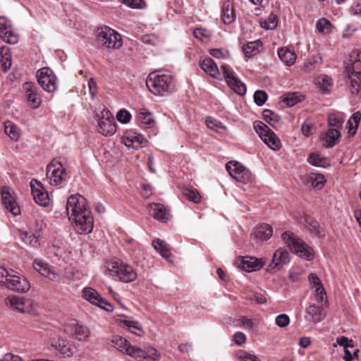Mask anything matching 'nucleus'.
I'll return each mask as SVG.
<instances>
[{"label": "nucleus", "mask_w": 361, "mask_h": 361, "mask_svg": "<svg viewBox=\"0 0 361 361\" xmlns=\"http://www.w3.org/2000/svg\"><path fill=\"white\" fill-rule=\"evenodd\" d=\"M146 85L152 94L164 95L173 91L175 79L169 73L160 75H153L151 73L146 80Z\"/></svg>", "instance_id": "1"}, {"label": "nucleus", "mask_w": 361, "mask_h": 361, "mask_svg": "<svg viewBox=\"0 0 361 361\" xmlns=\"http://www.w3.org/2000/svg\"><path fill=\"white\" fill-rule=\"evenodd\" d=\"M106 269L112 277L117 278L125 283L133 281L137 278V273L133 268L118 259L107 262Z\"/></svg>", "instance_id": "2"}, {"label": "nucleus", "mask_w": 361, "mask_h": 361, "mask_svg": "<svg viewBox=\"0 0 361 361\" xmlns=\"http://www.w3.org/2000/svg\"><path fill=\"white\" fill-rule=\"evenodd\" d=\"M281 238L284 244L290 248L291 252L307 260L313 259L312 249L302 239L295 235L293 233L285 231L282 233Z\"/></svg>", "instance_id": "3"}, {"label": "nucleus", "mask_w": 361, "mask_h": 361, "mask_svg": "<svg viewBox=\"0 0 361 361\" xmlns=\"http://www.w3.org/2000/svg\"><path fill=\"white\" fill-rule=\"evenodd\" d=\"M348 84L352 96H358L361 92V51H358L353 63L346 66Z\"/></svg>", "instance_id": "4"}, {"label": "nucleus", "mask_w": 361, "mask_h": 361, "mask_svg": "<svg viewBox=\"0 0 361 361\" xmlns=\"http://www.w3.org/2000/svg\"><path fill=\"white\" fill-rule=\"evenodd\" d=\"M97 44L104 49H118L122 46V39L118 32L112 28L104 26L98 30Z\"/></svg>", "instance_id": "5"}, {"label": "nucleus", "mask_w": 361, "mask_h": 361, "mask_svg": "<svg viewBox=\"0 0 361 361\" xmlns=\"http://www.w3.org/2000/svg\"><path fill=\"white\" fill-rule=\"evenodd\" d=\"M256 132L262 140L271 149L278 150L281 147V142L276 134L264 123L259 122L255 125Z\"/></svg>", "instance_id": "6"}, {"label": "nucleus", "mask_w": 361, "mask_h": 361, "mask_svg": "<svg viewBox=\"0 0 361 361\" xmlns=\"http://www.w3.org/2000/svg\"><path fill=\"white\" fill-rule=\"evenodd\" d=\"M47 176L51 185H59L68 178L66 169L59 161H52L47 168Z\"/></svg>", "instance_id": "7"}, {"label": "nucleus", "mask_w": 361, "mask_h": 361, "mask_svg": "<svg viewBox=\"0 0 361 361\" xmlns=\"http://www.w3.org/2000/svg\"><path fill=\"white\" fill-rule=\"evenodd\" d=\"M71 220L75 223V229L78 233L87 234L92 232L94 227V219L90 209L76 214V216Z\"/></svg>", "instance_id": "8"}, {"label": "nucleus", "mask_w": 361, "mask_h": 361, "mask_svg": "<svg viewBox=\"0 0 361 361\" xmlns=\"http://www.w3.org/2000/svg\"><path fill=\"white\" fill-rule=\"evenodd\" d=\"M87 201L85 197L79 194L71 195L66 202V212L68 219L71 220L76 216V214L87 210Z\"/></svg>", "instance_id": "9"}, {"label": "nucleus", "mask_w": 361, "mask_h": 361, "mask_svg": "<svg viewBox=\"0 0 361 361\" xmlns=\"http://www.w3.org/2000/svg\"><path fill=\"white\" fill-rule=\"evenodd\" d=\"M226 168L229 175L238 182L247 183L253 179L251 172L238 162H228Z\"/></svg>", "instance_id": "10"}, {"label": "nucleus", "mask_w": 361, "mask_h": 361, "mask_svg": "<svg viewBox=\"0 0 361 361\" xmlns=\"http://www.w3.org/2000/svg\"><path fill=\"white\" fill-rule=\"evenodd\" d=\"M6 287L13 291L25 293L30 288V284L24 276L11 270Z\"/></svg>", "instance_id": "11"}, {"label": "nucleus", "mask_w": 361, "mask_h": 361, "mask_svg": "<svg viewBox=\"0 0 361 361\" xmlns=\"http://www.w3.org/2000/svg\"><path fill=\"white\" fill-rule=\"evenodd\" d=\"M38 83L42 89L48 92H54L56 90V76L49 68H43L37 73Z\"/></svg>", "instance_id": "12"}, {"label": "nucleus", "mask_w": 361, "mask_h": 361, "mask_svg": "<svg viewBox=\"0 0 361 361\" xmlns=\"http://www.w3.org/2000/svg\"><path fill=\"white\" fill-rule=\"evenodd\" d=\"M221 68L223 71V76L228 86L239 95H244L246 93L245 85L234 75V72L226 64L221 65Z\"/></svg>", "instance_id": "13"}, {"label": "nucleus", "mask_w": 361, "mask_h": 361, "mask_svg": "<svg viewBox=\"0 0 361 361\" xmlns=\"http://www.w3.org/2000/svg\"><path fill=\"white\" fill-rule=\"evenodd\" d=\"M0 37L6 43L16 44L18 35L13 31L11 21L4 16L0 17Z\"/></svg>", "instance_id": "14"}, {"label": "nucleus", "mask_w": 361, "mask_h": 361, "mask_svg": "<svg viewBox=\"0 0 361 361\" xmlns=\"http://www.w3.org/2000/svg\"><path fill=\"white\" fill-rule=\"evenodd\" d=\"M30 188L35 202L42 207L48 206L49 195L42 183L36 180H32L30 182Z\"/></svg>", "instance_id": "15"}, {"label": "nucleus", "mask_w": 361, "mask_h": 361, "mask_svg": "<svg viewBox=\"0 0 361 361\" xmlns=\"http://www.w3.org/2000/svg\"><path fill=\"white\" fill-rule=\"evenodd\" d=\"M289 261L288 252L284 249L279 248L274 252L272 262L268 267V270L271 272H276L280 270L283 265L288 264Z\"/></svg>", "instance_id": "16"}, {"label": "nucleus", "mask_w": 361, "mask_h": 361, "mask_svg": "<svg viewBox=\"0 0 361 361\" xmlns=\"http://www.w3.org/2000/svg\"><path fill=\"white\" fill-rule=\"evenodd\" d=\"M325 317L326 313L321 306L313 304L306 308L305 319L307 322L317 323L323 320Z\"/></svg>", "instance_id": "17"}, {"label": "nucleus", "mask_w": 361, "mask_h": 361, "mask_svg": "<svg viewBox=\"0 0 361 361\" xmlns=\"http://www.w3.org/2000/svg\"><path fill=\"white\" fill-rule=\"evenodd\" d=\"M23 89L26 93L27 99L33 105L34 108H37L41 103V98L37 93V87L31 82H26L23 85Z\"/></svg>", "instance_id": "18"}, {"label": "nucleus", "mask_w": 361, "mask_h": 361, "mask_svg": "<svg viewBox=\"0 0 361 361\" xmlns=\"http://www.w3.org/2000/svg\"><path fill=\"white\" fill-rule=\"evenodd\" d=\"M33 268L41 275L49 278L51 280H55L56 274L53 268L48 263L40 259H36L32 263Z\"/></svg>", "instance_id": "19"}, {"label": "nucleus", "mask_w": 361, "mask_h": 361, "mask_svg": "<svg viewBox=\"0 0 361 361\" xmlns=\"http://www.w3.org/2000/svg\"><path fill=\"white\" fill-rule=\"evenodd\" d=\"M264 264L261 259L252 257H243L240 259L241 268L247 271L252 272L260 269Z\"/></svg>", "instance_id": "20"}, {"label": "nucleus", "mask_w": 361, "mask_h": 361, "mask_svg": "<svg viewBox=\"0 0 361 361\" xmlns=\"http://www.w3.org/2000/svg\"><path fill=\"white\" fill-rule=\"evenodd\" d=\"M98 126L99 133L104 136H111L116 131V126L113 118L102 117L99 118L98 121Z\"/></svg>", "instance_id": "21"}, {"label": "nucleus", "mask_w": 361, "mask_h": 361, "mask_svg": "<svg viewBox=\"0 0 361 361\" xmlns=\"http://www.w3.org/2000/svg\"><path fill=\"white\" fill-rule=\"evenodd\" d=\"M1 197L4 207L8 211L14 216L20 214V207L16 202L15 198L8 191L2 190Z\"/></svg>", "instance_id": "22"}, {"label": "nucleus", "mask_w": 361, "mask_h": 361, "mask_svg": "<svg viewBox=\"0 0 361 361\" xmlns=\"http://www.w3.org/2000/svg\"><path fill=\"white\" fill-rule=\"evenodd\" d=\"M200 66L202 71L214 78H217L218 75L221 72L223 73L222 69L221 68L219 69L214 60L209 57H207L201 61Z\"/></svg>", "instance_id": "23"}, {"label": "nucleus", "mask_w": 361, "mask_h": 361, "mask_svg": "<svg viewBox=\"0 0 361 361\" xmlns=\"http://www.w3.org/2000/svg\"><path fill=\"white\" fill-rule=\"evenodd\" d=\"M149 214L158 221L166 222L169 219V214L163 204L152 203L149 206Z\"/></svg>", "instance_id": "24"}, {"label": "nucleus", "mask_w": 361, "mask_h": 361, "mask_svg": "<svg viewBox=\"0 0 361 361\" xmlns=\"http://www.w3.org/2000/svg\"><path fill=\"white\" fill-rule=\"evenodd\" d=\"M273 230L270 225L262 224L255 229L254 235L256 239L264 241L270 238L272 235Z\"/></svg>", "instance_id": "25"}, {"label": "nucleus", "mask_w": 361, "mask_h": 361, "mask_svg": "<svg viewBox=\"0 0 361 361\" xmlns=\"http://www.w3.org/2000/svg\"><path fill=\"white\" fill-rule=\"evenodd\" d=\"M123 144L128 148L139 149L146 142V140L141 135H126L123 138Z\"/></svg>", "instance_id": "26"}, {"label": "nucleus", "mask_w": 361, "mask_h": 361, "mask_svg": "<svg viewBox=\"0 0 361 361\" xmlns=\"http://www.w3.org/2000/svg\"><path fill=\"white\" fill-rule=\"evenodd\" d=\"M262 49V43L259 40L249 42L243 47V51L247 58H251L259 54Z\"/></svg>", "instance_id": "27"}, {"label": "nucleus", "mask_w": 361, "mask_h": 361, "mask_svg": "<svg viewBox=\"0 0 361 361\" xmlns=\"http://www.w3.org/2000/svg\"><path fill=\"white\" fill-rule=\"evenodd\" d=\"M154 248L166 259L169 260L171 257V251L167 243L159 238L152 241Z\"/></svg>", "instance_id": "28"}, {"label": "nucleus", "mask_w": 361, "mask_h": 361, "mask_svg": "<svg viewBox=\"0 0 361 361\" xmlns=\"http://www.w3.org/2000/svg\"><path fill=\"white\" fill-rule=\"evenodd\" d=\"M235 16L231 4L229 1L224 3L221 9V19L225 24H231L235 20Z\"/></svg>", "instance_id": "29"}, {"label": "nucleus", "mask_w": 361, "mask_h": 361, "mask_svg": "<svg viewBox=\"0 0 361 361\" xmlns=\"http://www.w3.org/2000/svg\"><path fill=\"white\" fill-rule=\"evenodd\" d=\"M278 55L281 61L286 66H292L296 59V55L294 51L282 47L279 49Z\"/></svg>", "instance_id": "30"}, {"label": "nucleus", "mask_w": 361, "mask_h": 361, "mask_svg": "<svg viewBox=\"0 0 361 361\" xmlns=\"http://www.w3.org/2000/svg\"><path fill=\"white\" fill-rule=\"evenodd\" d=\"M340 137L341 133L337 128H330L326 132L322 140L326 147H332L336 145Z\"/></svg>", "instance_id": "31"}, {"label": "nucleus", "mask_w": 361, "mask_h": 361, "mask_svg": "<svg viewBox=\"0 0 361 361\" xmlns=\"http://www.w3.org/2000/svg\"><path fill=\"white\" fill-rule=\"evenodd\" d=\"M6 303L11 307L18 310L19 312H25V303L20 297L12 295L6 299Z\"/></svg>", "instance_id": "32"}, {"label": "nucleus", "mask_w": 361, "mask_h": 361, "mask_svg": "<svg viewBox=\"0 0 361 361\" xmlns=\"http://www.w3.org/2000/svg\"><path fill=\"white\" fill-rule=\"evenodd\" d=\"M82 295L85 300L94 305H98L102 298L96 290L90 287L85 288Z\"/></svg>", "instance_id": "33"}, {"label": "nucleus", "mask_w": 361, "mask_h": 361, "mask_svg": "<svg viewBox=\"0 0 361 361\" xmlns=\"http://www.w3.org/2000/svg\"><path fill=\"white\" fill-rule=\"evenodd\" d=\"M120 322L121 323H123L126 327H128L133 334H135L138 336H142L143 331L138 322L131 320L127 317H124V319H121Z\"/></svg>", "instance_id": "34"}, {"label": "nucleus", "mask_w": 361, "mask_h": 361, "mask_svg": "<svg viewBox=\"0 0 361 361\" xmlns=\"http://www.w3.org/2000/svg\"><path fill=\"white\" fill-rule=\"evenodd\" d=\"M137 117L140 122L147 128H151L154 124V119L151 112L146 109H140L137 112Z\"/></svg>", "instance_id": "35"}, {"label": "nucleus", "mask_w": 361, "mask_h": 361, "mask_svg": "<svg viewBox=\"0 0 361 361\" xmlns=\"http://www.w3.org/2000/svg\"><path fill=\"white\" fill-rule=\"evenodd\" d=\"M112 346L118 349L120 352L126 353L128 346H131L129 342L120 336H114L111 340Z\"/></svg>", "instance_id": "36"}, {"label": "nucleus", "mask_w": 361, "mask_h": 361, "mask_svg": "<svg viewBox=\"0 0 361 361\" xmlns=\"http://www.w3.org/2000/svg\"><path fill=\"white\" fill-rule=\"evenodd\" d=\"M302 99V95H298L295 92H288L281 97V101L288 106H293Z\"/></svg>", "instance_id": "37"}, {"label": "nucleus", "mask_w": 361, "mask_h": 361, "mask_svg": "<svg viewBox=\"0 0 361 361\" xmlns=\"http://www.w3.org/2000/svg\"><path fill=\"white\" fill-rule=\"evenodd\" d=\"M4 131L13 140H17L20 136L18 128L11 121H7L4 124Z\"/></svg>", "instance_id": "38"}, {"label": "nucleus", "mask_w": 361, "mask_h": 361, "mask_svg": "<svg viewBox=\"0 0 361 361\" xmlns=\"http://www.w3.org/2000/svg\"><path fill=\"white\" fill-rule=\"evenodd\" d=\"M307 180L315 188H322L325 183L324 176L321 173H311L307 176Z\"/></svg>", "instance_id": "39"}, {"label": "nucleus", "mask_w": 361, "mask_h": 361, "mask_svg": "<svg viewBox=\"0 0 361 361\" xmlns=\"http://www.w3.org/2000/svg\"><path fill=\"white\" fill-rule=\"evenodd\" d=\"M360 120L361 113L360 111H356L351 116L348 121L349 133L354 135L356 133Z\"/></svg>", "instance_id": "40"}, {"label": "nucleus", "mask_w": 361, "mask_h": 361, "mask_svg": "<svg viewBox=\"0 0 361 361\" xmlns=\"http://www.w3.org/2000/svg\"><path fill=\"white\" fill-rule=\"evenodd\" d=\"M0 63L4 71L8 69L11 66V56L7 47H3L0 50Z\"/></svg>", "instance_id": "41"}, {"label": "nucleus", "mask_w": 361, "mask_h": 361, "mask_svg": "<svg viewBox=\"0 0 361 361\" xmlns=\"http://www.w3.org/2000/svg\"><path fill=\"white\" fill-rule=\"evenodd\" d=\"M73 334L78 340H85L89 336L90 330L87 327L77 323L74 324Z\"/></svg>", "instance_id": "42"}, {"label": "nucleus", "mask_w": 361, "mask_h": 361, "mask_svg": "<svg viewBox=\"0 0 361 361\" xmlns=\"http://www.w3.org/2000/svg\"><path fill=\"white\" fill-rule=\"evenodd\" d=\"M126 354L138 361H142L145 360L146 352L141 348L131 345L128 346V348L126 350Z\"/></svg>", "instance_id": "43"}, {"label": "nucleus", "mask_w": 361, "mask_h": 361, "mask_svg": "<svg viewBox=\"0 0 361 361\" xmlns=\"http://www.w3.org/2000/svg\"><path fill=\"white\" fill-rule=\"evenodd\" d=\"M307 161L313 166L324 167L326 160L324 157L317 152L311 153L307 159Z\"/></svg>", "instance_id": "44"}, {"label": "nucleus", "mask_w": 361, "mask_h": 361, "mask_svg": "<svg viewBox=\"0 0 361 361\" xmlns=\"http://www.w3.org/2000/svg\"><path fill=\"white\" fill-rule=\"evenodd\" d=\"M183 195L190 201L194 203H199L201 201V196L199 192L194 188H185L183 191Z\"/></svg>", "instance_id": "45"}, {"label": "nucleus", "mask_w": 361, "mask_h": 361, "mask_svg": "<svg viewBox=\"0 0 361 361\" xmlns=\"http://www.w3.org/2000/svg\"><path fill=\"white\" fill-rule=\"evenodd\" d=\"M305 227L312 233L317 235L320 233L319 226L317 221L313 219L307 218L305 219Z\"/></svg>", "instance_id": "46"}, {"label": "nucleus", "mask_w": 361, "mask_h": 361, "mask_svg": "<svg viewBox=\"0 0 361 361\" xmlns=\"http://www.w3.org/2000/svg\"><path fill=\"white\" fill-rule=\"evenodd\" d=\"M278 19L274 14H270L267 19L261 22V27L265 30H274L277 27Z\"/></svg>", "instance_id": "47"}, {"label": "nucleus", "mask_w": 361, "mask_h": 361, "mask_svg": "<svg viewBox=\"0 0 361 361\" xmlns=\"http://www.w3.org/2000/svg\"><path fill=\"white\" fill-rule=\"evenodd\" d=\"M316 26L319 32L329 33L331 32L332 25L329 20L323 18L317 22Z\"/></svg>", "instance_id": "48"}, {"label": "nucleus", "mask_w": 361, "mask_h": 361, "mask_svg": "<svg viewBox=\"0 0 361 361\" xmlns=\"http://www.w3.org/2000/svg\"><path fill=\"white\" fill-rule=\"evenodd\" d=\"M237 361H261L256 355L244 350H239L236 355Z\"/></svg>", "instance_id": "49"}, {"label": "nucleus", "mask_w": 361, "mask_h": 361, "mask_svg": "<svg viewBox=\"0 0 361 361\" xmlns=\"http://www.w3.org/2000/svg\"><path fill=\"white\" fill-rule=\"evenodd\" d=\"M262 116L263 118L270 125H272V123L279 122L280 120V116L269 109L264 110L262 112Z\"/></svg>", "instance_id": "50"}, {"label": "nucleus", "mask_w": 361, "mask_h": 361, "mask_svg": "<svg viewBox=\"0 0 361 361\" xmlns=\"http://www.w3.org/2000/svg\"><path fill=\"white\" fill-rule=\"evenodd\" d=\"M320 90L323 93L329 92V87L332 85V80L327 75L322 76L318 81Z\"/></svg>", "instance_id": "51"}, {"label": "nucleus", "mask_w": 361, "mask_h": 361, "mask_svg": "<svg viewBox=\"0 0 361 361\" xmlns=\"http://www.w3.org/2000/svg\"><path fill=\"white\" fill-rule=\"evenodd\" d=\"M20 238L25 243L32 246H36L38 244V240L32 233L21 232Z\"/></svg>", "instance_id": "52"}, {"label": "nucleus", "mask_w": 361, "mask_h": 361, "mask_svg": "<svg viewBox=\"0 0 361 361\" xmlns=\"http://www.w3.org/2000/svg\"><path fill=\"white\" fill-rule=\"evenodd\" d=\"M254 101L257 106H262L267 99V94L264 91L257 90L254 94Z\"/></svg>", "instance_id": "53"}, {"label": "nucleus", "mask_w": 361, "mask_h": 361, "mask_svg": "<svg viewBox=\"0 0 361 361\" xmlns=\"http://www.w3.org/2000/svg\"><path fill=\"white\" fill-rule=\"evenodd\" d=\"M146 352L145 360L149 361H159L160 359V354L157 350L153 348H149Z\"/></svg>", "instance_id": "54"}, {"label": "nucleus", "mask_w": 361, "mask_h": 361, "mask_svg": "<svg viewBox=\"0 0 361 361\" xmlns=\"http://www.w3.org/2000/svg\"><path fill=\"white\" fill-rule=\"evenodd\" d=\"M130 114L126 109H121L118 111L116 115L117 120L123 123H128L130 120Z\"/></svg>", "instance_id": "55"}, {"label": "nucleus", "mask_w": 361, "mask_h": 361, "mask_svg": "<svg viewBox=\"0 0 361 361\" xmlns=\"http://www.w3.org/2000/svg\"><path fill=\"white\" fill-rule=\"evenodd\" d=\"M275 320L276 325L281 328L286 327L290 322L288 316L285 314L278 315Z\"/></svg>", "instance_id": "56"}, {"label": "nucleus", "mask_w": 361, "mask_h": 361, "mask_svg": "<svg viewBox=\"0 0 361 361\" xmlns=\"http://www.w3.org/2000/svg\"><path fill=\"white\" fill-rule=\"evenodd\" d=\"M122 2L132 8H141L142 0H122Z\"/></svg>", "instance_id": "57"}, {"label": "nucleus", "mask_w": 361, "mask_h": 361, "mask_svg": "<svg viewBox=\"0 0 361 361\" xmlns=\"http://www.w3.org/2000/svg\"><path fill=\"white\" fill-rule=\"evenodd\" d=\"M66 343V341L60 337L54 338L51 339V345L56 350H59V348H62V346L65 345Z\"/></svg>", "instance_id": "58"}, {"label": "nucleus", "mask_w": 361, "mask_h": 361, "mask_svg": "<svg viewBox=\"0 0 361 361\" xmlns=\"http://www.w3.org/2000/svg\"><path fill=\"white\" fill-rule=\"evenodd\" d=\"M245 340H246V336L242 332H236L233 335V341L238 345H241L243 343H244Z\"/></svg>", "instance_id": "59"}, {"label": "nucleus", "mask_w": 361, "mask_h": 361, "mask_svg": "<svg viewBox=\"0 0 361 361\" xmlns=\"http://www.w3.org/2000/svg\"><path fill=\"white\" fill-rule=\"evenodd\" d=\"M328 123L330 126H334L338 128L341 127L343 121L334 116H331L329 117Z\"/></svg>", "instance_id": "60"}, {"label": "nucleus", "mask_w": 361, "mask_h": 361, "mask_svg": "<svg viewBox=\"0 0 361 361\" xmlns=\"http://www.w3.org/2000/svg\"><path fill=\"white\" fill-rule=\"evenodd\" d=\"M11 270L8 271L5 268H0V283L6 286L7 282V278L10 274Z\"/></svg>", "instance_id": "61"}, {"label": "nucleus", "mask_w": 361, "mask_h": 361, "mask_svg": "<svg viewBox=\"0 0 361 361\" xmlns=\"http://www.w3.org/2000/svg\"><path fill=\"white\" fill-rule=\"evenodd\" d=\"M209 53L212 56L216 59L224 58L226 56L225 51L221 49H212L210 50Z\"/></svg>", "instance_id": "62"}, {"label": "nucleus", "mask_w": 361, "mask_h": 361, "mask_svg": "<svg viewBox=\"0 0 361 361\" xmlns=\"http://www.w3.org/2000/svg\"><path fill=\"white\" fill-rule=\"evenodd\" d=\"M0 361H24L18 355H13L12 353H6L1 359Z\"/></svg>", "instance_id": "63"}, {"label": "nucleus", "mask_w": 361, "mask_h": 361, "mask_svg": "<svg viewBox=\"0 0 361 361\" xmlns=\"http://www.w3.org/2000/svg\"><path fill=\"white\" fill-rule=\"evenodd\" d=\"M98 307L105 310L107 312H111L113 311V306L111 304H110L109 302L105 300L104 298H102V300L99 302V304L97 305Z\"/></svg>", "instance_id": "64"}]
</instances>
